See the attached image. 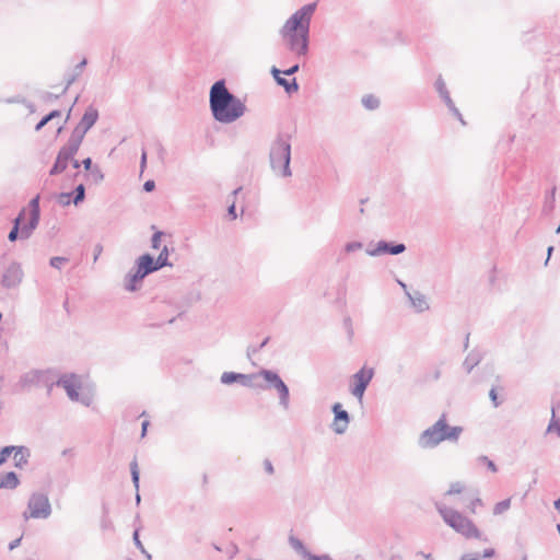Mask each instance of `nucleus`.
I'll list each match as a JSON object with an SVG mask.
<instances>
[{
    "label": "nucleus",
    "instance_id": "f03ea898",
    "mask_svg": "<svg viewBox=\"0 0 560 560\" xmlns=\"http://www.w3.org/2000/svg\"><path fill=\"white\" fill-rule=\"evenodd\" d=\"M210 107L213 117L224 124L235 121L245 112L244 103L228 91L223 81H218L212 85Z\"/></svg>",
    "mask_w": 560,
    "mask_h": 560
},
{
    "label": "nucleus",
    "instance_id": "ddd939ff",
    "mask_svg": "<svg viewBox=\"0 0 560 560\" xmlns=\"http://www.w3.org/2000/svg\"><path fill=\"white\" fill-rule=\"evenodd\" d=\"M58 384L62 385L69 398L72 400H79L81 393L84 390L83 383L75 375L65 376L58 382Z\"/></svg>",
    "mask_w": 560,
    "mask_h": 560
},
{
    "label": "nucleus",
    "instance_id": "79ce46f5",
    "mask_svg": "<svg viewBox=\"0 0 560 560\" xmlns=\"http://www.w3.org/2000/svg\"><path fill=\"white\" fill-rule=\"evenodd\" d=\"M493 555H494V550L493 549H487L483 552V557H486V558L492 557Z\"/></svg>",
    "mask_w": 560,
    "mask_h": 560
},
{
    "label": "nucleus",
    "instance_id": "a19ab883",
    "mask_svg": "<svg viewBox=\"0 0 560 560\" xmlns=\"http://www.w3.org/2000/svg\"><path fill=\"white\" fill-rule=\"evenodd\" d=\"M145 164H147V152L143 151L142 156H141V168L142 170L145 167Z\"/></svg>",
    "mask_w": 560,
    "mask_h": 560
},
{
    "label": "nucleus",
    "instance_id": "6e6552de",
    "mask_svg": "<svg viewBox=\"0 0 560 560\" xmlns=\"http://www.w3.org/2000/svg\"><path fill=\"white\" fill-rule=\"evenodd\" d=\"M168 252L164 246L158 259L154 260L150 255H142L138 259V269L133 276V281L143 279L148 273L155 271L167 265Z\"/></svg>",
    "mask_w": 560,
    "mask_h": 560
},
{
    "label": "nucleus",
    "instance_id": "c85d7f7f",
    "mask_svg": "<svg viewBox=\"0 0 560 560\" xmlns=\"http://www.w3.org/2000/svg\"><path fill=\"white\" fill-rule=\"evenodd\" d=\"M305 557L307 560H331L328 556H314L305 552Z\"/></svg>",
    "mask_w": 560,
    "mask_h": 560
},
{
    "label": "nucleus",
    "instance_id": "cd10ccee",
    "mask_svg": "<svg viewBox=\"0 0 560 560\" xmlns=\"http://www.w3.org/2000/svg\"><path fill=\"white\" fill-rule=\"evenodd\" d=\"M66 261V258L62 257H54L50 260V265L55 268H60L61 264Z\"/></svg>",
    "mask_w": 560,
    "mask_h": 560
},
{
    "label": "nucleus",
    "instance_id": "2f4dec72",
    "mask_svg": "<svg viewBox=\"0 0 560 560\" xmlns=\"http://www.w3.org/2000/svg\"><path fill=\"white\" fill-rule=\"evenodd\" d=\"M482 460L486 463L487 467L491 470V471H497V467L495 465L493 464L492 460L488 459L487 457H483Z\"/></svg>",
    "mask_w": 560,
    "mask_h": 560
},
{
    "label": "nucleus",
    "instance_id": "a211bd4d",
    "mask_svg": "<svg viewBox=\"0 0 560 560\" xmlns=\"http://www.w3.org/2000/svg\"><path fill=\"white\" fill-rule=\"evenodd\" d=\"M70 116V112L63 116L60 110H52L50 114L45 116L36 126V130L42 129L48 121H56L57 131L60 132L63 128V125L68 120Z\"/></svg>",
    "mask_w": 560,
    "mask_h": 560
},
{
    "label": "nucleus",
    "instance_id": "f257e3e1",
    "mask_svg": "<svg viewBox=\"0 0 560 560\" xmlns=\"http://www.w3.org/2000/svg\"><path fill=\"white\" fill-rule=\"evenodd\" d=\"M315 4H307L298 10L282 26L280 33L283 44L298 57L307 51L310 21Z\"/></svg>",
    "mask_w": 560,
    "mask_h": 560
},
{
    "label": "nucleus",
    "instance_id": "f3484780",
    "mask_svg": "<svg viewBox=\"0 0 560 560\" xmlns=\"http://www.w3.org/2000/svg\"><path fill=\"white\" fill-rule=\"evenodd\" d=\"M98 118L97 109L89 107L82 116L75 131L80 132L78 137L83 138L84 133L96 122Z\"/></svg>",
    "mask_w": 560,
    "mask_h": 560
},
{
    "label": "nucleus",
    "instance_id": "dca6fc26",
    "mask_svg": "<svg viewBox=\"0 0 560 560\" xmlns=\"http://www.w3.org/2000/svg\"><path fill=\"white\" fill-rule=\"evenodd\" d=\"M332 411L335 413L332 421L334 431L338 434H342L348 428L349 415L346 410L342 409V406L339 402L334 405Z\"/></svg>",
    "mask_w": 560,
    "mask_h": 560
},
{
    "label": "nucleus",
    "instance_id": "9b49d317",
    "mask_svg": "<svg viewBox=\"0 0 560 560\" xmlns=\"http://www.w3.org/2000/svg\"><path fill=\"white\" fill-rule=\"evenodd\" d=\"M374 376L373 368L363 365L360 371L351 377V393L361 402L363 399L364 392Z\"/></svg>",
    "mask_w": 560,
    "mask_h": 560
},
{
    "label": "nucleus",
    "instance_id": "ea45409f",
    "mask_svg": "<svg viewBox=\"0 0 560 560\" xmlns=\"http://www.w3.org/2000/svg\"><path fill=\"white\" fill-rule=\"evenodd\" d=\"M133 539H135V541H136L137 546H138V547L143 551V552H144L143 547H142V544H141V542H140V540H139V535H138V533H137V532H136V533H135V535H133Z\"/></svg>",
    "mask_w": 560,
    "mask_h": 560
},
{
    "label": "nucleus",
    "instance_id": "37998d69",
    "mask_svg": "<svg viewBox=\"0 0 560 560\" xmlns=\"http://www.w3.org/2000/svg\"><path fill=\"white\" fill-rule=\"evenodd\" d=\"M148 424H149V422H148V421H143V423H142V436H144V434H145V431H147Z\"/></svg>",
    "mask_w": 560,
    "mask_h": 560
},
{
    "label": "nucleus",
    "instance_id": "423d86ee",
    "mask_svg": "<svg viewBox=\"0 0 560 560\" xmlns=\"http://www.w3.org/2000/svg\"><path fill=\"white\" fill-rule=\"evenodd\" d=\"M439 512L442 515L444 522L451 526L458 534L463 535L467 539H480L481 532L476 524L463 515L458 511L448 509L444 505L439 506Z\"/></svg>",
    "mask_w": 560,
    "mask_h": 560
},
{
    "label": "nucleus",
    "instance_id": "393cba45",
    "mask_svg": "<svg viewBox=\"0 0 560 560\" xmlns=\"http://www.w3.org/2000/svg\"><path fill=\"white\" fill-rule=\"evenodd\" d=\"M75 198L73 202L77 205L78 202L82 201L84 199V186L80 184L75 189Z\"/></svg>",
    "mask_w": 560,
    "mask_h": 560
},
{
    "label": "nucleus",
    "instance_id": "473e14b6",
    "mask_svg": "<svg viewBox=\"0 0 560 560\" xmlns=\"http://www.w3.org/2000/svg\"><path fill=\"white\" fill-rule=\"evenodd\" d=\"M155 185H154V182L153 180H148L144 183V190L145 191H152L154 189Z\"/></svg>",
    "mask_w": 560,
    "mask_h": 560
},
{
    "label": "nucleus",
    "instance_id": "58836bf2",
    "mask_svg": "<svg viewBox=\"0 0 560 560\" xmlns=\"http://www.w3.org/2000/svg\"><path fill=\"white\" fill-rule=\"evenodd\" d=\"M200 482L202 486H207L208 482H209V477L207 474H202V476L200 477Z\"/></svg>",
    "mask_w": 560,
    "mask_h": 560
},
{
    "label": "nucleus",
    "instance_id": "5701e85b",
    "mask_svg": "<svg viewBox=\"0 0 560 560\" xmlns=\"http://www.w3.org/2000/svg\"><path fill=\"white\" fill-rule=\"evenodd\" d=\"M363 105L368 109H374L378 106V100L374 95H366L362 98Z\"/></svg>",
    "mask_w": 560,
    "mask_h": 560
},
{
    "label": "nucleus",
    "instance_id": "7ed1b4c3",
    "mask_svg": "<svg viewBox=\"0 0 560 560\" xmlns=\"http://www.w3.org/2000/svg\"><path fill=\"white\" fill-rule=\"evenodd\" d=\"M39 220V197L33 198L27 208H24L19 217L14 220V226L9 233V240L14 242L19 232L22 237H28L33 230L37 226Z\"/></svg>",
    "mask_w": 560,
    "mask_h": 560
},
{
    "label": "nucleus",
    "instance_id": "72a5a7b5",
    "mask_svg": "<svg viewBox=\"0 0 560 560\" xmlns=\"http://www.w3.org/2000/svg\"><path fill=\"white\" fill-rule=\"evenodd\" d=\"M489 395H490V398H491V400H492L493 405H494V406H498V396H497V392H495V389H494V388H492V389L490 390Z\"/></svg>",
    "mask_w": 560,
    "mask_h": 560
},
{
    "label": "nucleus",
    "instance_id": "4be33fe9",
    "mask_svg": "<svg viewBox=\"0 0 560 560\" xmlns=\"http://www.w3.org/2000/svg\"><path fill=\"white\" fill-rule=\"evenodd\" d=\"M511 506V500L510 499H506V500H503L501 502H498L494 508H493V513L495 515H500L504 512H506Z\"/></svg>",
    "mask_w": 560,
    "mask_h": 560
},
{
    "label": "nucleus",
    "instance_id": "49530a36",
    "mask_svg": "<svg viewBox=\"0 0 560 560\" xmlns=\"http://www.w3.org/2000/svg\"><path fill=\"white\" fill-rule=\"evenodd\" d=\"M460 560H479L477 558H468V557H462Z\"/></svg>",
    "mask_w": 560,
    "mask_h": 560
},
{
    "label": "nucleus",
    "instance_id": "7c9ffc66",
    "mask_svg": "<svg viewBox=\"0 0 560 560\" xmlns=\"http://www.w3.org/2000/svg\"><path fill=\"white\" fill-rule=\"evenodd\" d=\"M264 467H265V470H266L269 475L273 474L275 469H273V466H272V464H271V462H270V460H265V462H264Z\"/></svg>",
    "mask_w": 560,
    "mask_h": 560
},
{
    "label": "nucleus",
    "instance_id": "a878e982",
    "mask_svg": "<svg viewBox=\"0 0 560 560\" xmlns=\"http://www.w3.org/2000/svg\"><path fill=\"white\" fill-rule=\"evenodd\" d=\"M70 198H71V195L70 194H66V192H61L57 197L58 202L63 205V206H68L70 203Z\"/></svg>",
    "mask_w": 560,
    "mask_h": 560
},
{
    "label": "nucleus",
    "instance_id": "c756f323",
    "mask_svg": "<svg viewBox=\"0 0 560 560\" xmlns=\"http://www.w3.org/2000/svg\"><path fill=\"white\" fill-rule=\"evenodd\" d=\"M131 470H132V479H133V482H135V483H136V486H137V485H138V481H139V472H138L137 464H136V463H133V464H132Z\"/></svg>",
    "mask_w": 560,
    "mask_h": 560
},
{
    "label": "nucleus",
    "instance_id": "1a4fd4ad",
    "mask_svg": "<svg viewBox=\"0 0 560 560\" xmlns=\"http://www.w3.org/2000/svg\"><path fill=\"white\" fill-rule=\"evenodd\" d=\"M271 166L282 175H290V145L284 141H277L270 153Z\"/></svg>",
    "mask_w": 560,
    "mask_h": 560
},
{
    "label": "nucleus",
    "instance_id": "b1692460",
    "mask_svg": "<svg viewBox=\"0 0 560 560\" xmlns=\"http://www.w3.org/2000/svg\"><path fill=\"white\" fill-rule=\"evenodd\" d=\"M548 433H556L560 436V422L555 419V412L552 413V419L547 429Z\"/></svg>",
    "mask_w": 560,
    "mask_h": 560
},
{
    "label": "nucleus",
    "instance_id": "c9c22d12",
    "mask_svg": "<svg viewBox=\"0 0 560 560\" xmlns=\"http://www.w3.org/2000/svg\"><path fill=\"white\" fill-rule=\"evenodd\" d=\"M360 247H361V244H359V243L348 244L346 246V250L351 252V250L358 249Z\"/></svg>",
    "mask_w": 560,
    "mask_h": 560
},
{
    "label": "nucleus",
    "instance_id": "e433bc0d",
    "mask_svg": "<svg viewBox=\"0 0 560 560\" xmlns=\"http://www.w3.org/2000/svg\"><path fill=\"white\" fill-rule=\"evenodd\" d=\"M292 545L296 550H303V544L296 539H292Z\"/></svg>",
    "mask_w": 560,
    "mask_h": 560
},
{
    "label": "nucleus",
    "instance_id": "4c0bfd02",
    "mask_svg": "<svg viewBox=\"0 0 560 560\" xmlns=\"http://www.w3.org/2000/svg\"><path fill=\"white\" fill-rule=\"evenodd\" d=\"M83 166L86 171H89L91 168V165H92V161L90 158H86L85 160H83Z\"/></svg>",
    "mask_w": 560,
    "mask_h": 560
},
{
    "label": "nucleus",
    "instance_id": "412c9836",
    "mask_svg": "<svg viewBox=\"0 0 560 560\" xmlns=\"http://www.w3.org/2000/svg\"><path fill=\"white\" fill-rule=\"evenodd\" d=\"M19 485L18 476L14 472H8L0 479V488L14 489Z\"/></svg>",
    "mask_w": 560,
    "mask_h": 560
},
{
    "label": "nucleus",
    "instance_id": "4468645a",
    "mask_svg": "<svg viewBox=\"0 0 560 560\" xmlns=\"http://www.w3.org/2000/svg\"><path fill=\"white\" fill-rule=\"evenodd\" d=\"M255 381H256V374L246 375V374L234 373V372H224L221 375V382L223 384L230 385L235 382H238L242 385L247 386V387L260 388L261 386L258 383H256Z\"/></svg>",
    "mask_w": 560,
    "mask_h": 560
},
{
    "label": "nucleus",
    "instance_id": "aec40b11",
    "mask_svg": "<svg viewBox=\"0 0 560 560\" xmlns=\"http://www.w3.org/2000/svg\"><path fill=\"white\" fill-rule=\"evenodd\" d=\"M405 250V245L404 244H397V245H389L385 242H380L376 246V248L371 253L372 255H377V254H392V255H397V254H400Z\"/></svg>",
    "mask_w": 560,
    "mask_h": 560
},
{
    "label": "nucleus",
    "instance_id": "20e7f679",
    "mask_svg": "<svg viewBox=\"0 0 560 560\" xmlns=\"http://www.w3.org/2000/svg\"><path fill=\"white\" fill-rule=\"evenodd\" d=\"M460 433L462 428L450 427L446 423L445 415H443L432 427L421 434L420 444L423 447H433L445 440L456 441Z\"/></svg>",
    "mask_w": 560,
    "mask_h": 560
},
{
    "label": "nucleus",
    "instance_id": "0eeeda50",
    "mask_svg": "<svg viewBox=\"0 0 560 560\" xmlns=\"http://www.w3.org/2000/svg\"><path fill=\"white\" fill-rule=\"evenodd\" d=\"M80 144H81V137L72 136L70 138L68 143L60 149V151L57 155L56 162H55L52 168L50 170V175H56V174L63 172L67 168L68 163L70 161L73 162L74 168L79 167V163L77 160H73V156L78 152Z\"/></svg>",
    "mask_w": 560,
    "mask_h": 560
},
{
    "label": "nucleus",
    "instance_id": "c03bdc74",
    "mask_svg": "<svg viewBox=\"0 0 560 560\" xmlns=\"http://www.w3.org/2000/svg\"><path fill=\"white\" fill-rule=\"evenodd\" d=\"M20 542V539H16L15 541H13L11 545H10V549H13L15 548Z\"/></svg>",
    "mask_w": 560,
    "mask_h": 560
},
{
    "label": "nucleus",
    "instance_id": "9d476101",
    "mask_svg": "<svg viewBox=\"0 0 560 560\" xmlns=\"http://www.w3.org/2000/svg\"><path fill=\"white\" fill-rule=\"evenodd\" d=\"M51 508L46 495L40 493L33 494L27 503V511L24 512L25 521L30 518H46L50 515Z\"/></svg>",
    "mask_w": 560,
    "mask_h": 560
},
{
    "label": "nucleus",
    "instance_id": "f704fd0d",
    "mask_svg": "<svg viewBox=\"0 0 560 560\" xmlns=\"http://www.w3.org/2000/svg\"><path fill=\"white\" fill-rule=\"evenodd\" d=\"M229 215H230L231 220H235L236 219V212H235V205H234V202L229 208Z\"/></svg>",
    "mask_w": 560,
    "mask_h": 560
},
{
    "label": "nucleus",
    "instance_id": "39448f33",
    "mask_svg": "<svg viewBox=\"0 0 560 560\" xmlns=\"http://www.w3.org/2000/svg\"><path fill=\"white\" fill-rule=\"evenodd\" d=\"M444 495L452 503L462 505L471 514L476 513L477 508L482 506L479 492L460 481L453 482Z\"/></svg>",
    "mask_w": 560,
    "mask_h": 560
},
{
    "label": "nucleus",
    "instance_id": "a18cd8bd",
    "mask_svg": "<svg viewBox=\"0 0 560 560\" xmlns=\"http://www.w3.org/2000/svg\"><path fill=\"white\" fill-rule=\"evenodd\" d=\"M555 508H556V509L559 511V513H560V499H559V500H557V501L555 502Z\"/></svg>",
    "mask_w": 560,
    "mask_h": 560
},
{
    "label": "nucleus",
    "instance_id": "bb28decb",
    "mask_svg": "<svg viewBox=\"0 0 560 560\" xmlns=\"http://www.w3.org/2000/svg\"><path fill=\"white\" fill-rule=\"evenodd\" d=\"M163 233L162 232H155L153 237H152V247L158 249L160 247V243H161V237H162Z\"/></svg>",
    "mask_w": 560,
    "mask_h": 560
},
{
    "label": "nucleus",
    "instance_id": "6ab92c4d",
    "mask_svg": "<svg viewBox=\"0 0 560 560\" xmlns=\"http://www.w3.org/2000/svg\"><path fill=\"white\" fill-rule=\"evenodd\" d=\"M14 453V458L18 457V455H21V458L18 462V466H21L26 463L27 457V450L22 446H7L1 451L0 454V465L4 463L8 458V456Z\"/></svg>",
    "mask_w": 560,
    "mask_h": 560
},
{
    "label": "nucleus",
    "instance_id": "2eb2a0df",
    "mask_svg": "<svg viewBox=\"0 0 560 560\" xmlns=\"http://www.w3.org/2000/svg\"><path fill=\"white\" fill-rule=\"evenodd\" d=\"M299 70V65H294L293 67H291L290 69L288 70H284L283 72H281L279 69L277 68H272L271 72L273 74V78L276 79V81L278 82V84L282 85L285 91L288 93H294L298 91L299 86H298V83L295 81V79H292L291 81H288L285 79H283L281 77V73H284L287 75H290V74H293L294 72H296Z\"/></svg>",
    "mask_w": 560,
    "mask_h": 560
},
{
    "label": "nucleus",
    "instance_id": "de8ad7c7",
    "mask_svg": "<svg viewBox=\"0 0 560 560\" xmlns=\"http://www.w3.org/2000/svg\"><path fill=\"white\" fill-rule=\"evenodd\" d=\"M20 458H21V455H18V457H16V458H14V459H15V464H16V465H18V462H19V459H20Z\"/></svg>",
    "mask_w": 560,
    "mask_h": 560
},
{
    "label": "nucleus",
    "instance_id": "f8f14e48",
    "mask_svg": "<svg viewBox=\"0 0 560 560\" xmlns=\"http://www.w3.org/2000/svg\"><path fill=\"white\" fill-rule=\"evenodd\" d=\"M262 377L267 383L270 384L279 393L281 404L287 408L289 405V389L278 374L271 371H261L256 374V380Z\"/></svg>",
    "mask_w": 560,
    "mask_h": 560
}]
</instances>
